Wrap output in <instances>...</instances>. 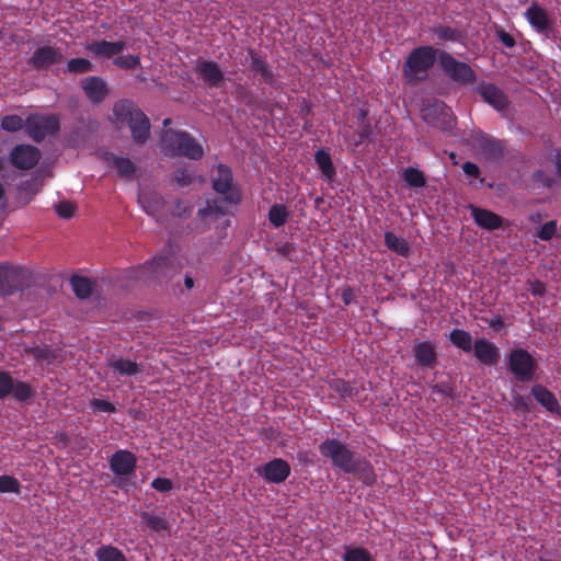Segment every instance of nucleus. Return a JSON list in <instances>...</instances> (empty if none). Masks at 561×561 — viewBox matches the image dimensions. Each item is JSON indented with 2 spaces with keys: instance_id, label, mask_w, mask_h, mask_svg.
<instances>
[{
  "instance_id": "51",
  "label": "nucleus",
  "mask_w": 561,
  "mask_h": 561,
  "mask_svg": "<svg viewBox=\"0 0 561 561\" xmlns=\"http://www.w3.org/2000/svg\"><path fill=\"white\" fill-rule=\"evenodd\" d=\"M513 408L515 411L529 412L531 400L528 397H524L519 393H515L513 397Z\"/></svg>"
},
{
  "instance_id": "21",
  "label": "nucleus",
  "mask_w": 561,
  "mask_h": 561,
  "mask_svg": "<svg viewBox=\"0 0 561 561\" xmlns=\"http://www.w3.org/2000/svg\"><path fill=\"white\" fill-rule=\"evenodd\" d=\"M469 209L476 225L484 230L493 231L503 226V218L489 209L474 205H470Z\"/></svg>"
},
{
  "instance_id": "45",
  "label": "nucleus",
  "mask_w": 561,
  "mask_h": 561,
  "mask_svg": "<svg viewBox=\"0 0 561 561\" xmlns=\"http://www.w3.org/2000/svg\"><path fill=\"white\" fill-rule=\"evenodd\" d=\"M113 62L122 69L134 70L140 65V59L135 55L117 56Z\"/></svg>"
},
{
  "instance_id": "1",
  "label": "nucleus",
  "mask_w": 561,
  "mask_h": 561,
  "mask_svg": "<svg viewBox=\"0 0 561 561\" xmlns=\"http://www.w3.org/2000/svg\"><path fill=\"white\" fill-rule=\"evenodd\" d=\"M320 455L329 459L333 468L341 470L346 474H353L365 485L371 486L377 481L371 463L363 457L356 456L347 445L337 438H325L318 446Z\"/></svg>"
},
{
  "instance_id": "14",
  "label": "nucleus",
  "mask_w": 561,
  "mask_h": 561,
  "mask_svg": "<svg viewBox=\"0 0 561 561\" xmlns=\"http://www.w3.org/2000/svg\"><path fill=\"white\" fill-rule=\"evenodd\" d=\"M175 260L171 255H159L148 261L141 267L142 274H149L148 278L169 277L175 271Z\"/></svg>"
},
{
  "instance_id": "63",
  "label": "nucleus",
  "mask_w": 561,
  "mask_h": 561,
  "mask_svg": "<svg viewBox=\"0 0 561 561\" xmlns=\"http://www.w3.org/2000/svg\"><path fill=\"white\" fill-rule=\"evenodd\" d=\"M367 116H368V111L365 110V108H359L357 111V115H356V119H357L358 125L359 124L369 123Z\"/></svg>"
},
{
  "instance_id": "9",
  "label": "nucleus",
  "mask_w": 561,
  "mask_h": 561,
  "mask_svg": "<svg viewBox=\"0 0 561 561\" xmlns=\"http://www.w3.org/2000/svg\"><path fill=\"white\" fill-rule=\"evenodd\" d=\"M421 116L426 124L444 131L450 130L454 126L451 110L443 102L424 106Z\"/></svg>"
},
{
  "instance_id": "47",
  "label": "nucleus",
  "mask_w": 561,
  "mask_h": 561,
  "mask_svg": "<svg viewBox=\"0 0 561 561\" xmlns=\"http://www.w3.org/2000/svg\"><path fill=\"white\" fill-rule=\"evenodd\" d=\"M139 202L144 210L150 216H154L156 210L162 206V198L156 195L152 197L140 196Z\"/></svg>"
},
{
  "instance_id": "6",
  "label": "nucleus",
  "mask_w": 561,
  "mask_h": 561,
  "mask_svg": "<svg viewBox=\"0 0 561 561\" xmlns=\"http://www.w3.org/2000/svg\"><path fill=\"white\" fill-rule=\"evenodd\" d=\"M438 61L443 71L455 82L468 84L477 79L476 72L468 64L457 60L447 51H439Z\"/></svg>"
},
{
  "instance_id": "36",
  "label": "nucleus",
  "mask_w": 561,
  "mask_h": 561,
  "mask_svg": "<svg viewBox=\"0 0 561 561\" xmlns=\"http://www.w3.org/2000/svg\"><path fill=\"white\" fill-rule=\"evenodd\" d=\"M449 339L456 347L465 353L472 352L474 342L469 332L460 329H454L449 334Z\"/></svg>"
},
{
  "instance_id": "61",
  "label": "nucleus",
  "mask_w": 561,
  "mask_h": 561,
  "mask_svg": "<svg viewBox=\"0 0 561 561\" xmlns=\"http://www.w3.org/2000/svg\"><path fill=\"white\" fill-rule=\"evenodd\" d=\"M499 39H500V42H501L504 46H506V47H508V48L514 47V46H515V44H516V42H515L514 37H513L511 34H508L507 32H505V31H500V32H499Z\"/></svg>"
},
{
  "instance_id": "4",
  "label": "nucleus",
  "mask_w": 561,
  "mask_h": 561,
  "mask_svg": "<svg viewBox=\"0 0 561 561\" xmlns=\"http://www.w3.org/2000/svg\"><path fill=\"white\" fill-rule=\"evenodd\" d=\"M438 50L433 46H419L410 51L402 66V72L408 83H416L426 79L434 66Z\"/></svg>"
},
{
  "instance_id": "5",
  "label": "nucleus",
  "mask_w": 561,
  "mask_h": 561,
  "mask_svg": "<svg viewBox=\"0 0 561 561\" xmlns=\"http://www.w3.org/2000/svg\"><path fill=\"white\" fill-rule=\"evenodd\" d=\"M165 153L172 157H186L199 160L204 156L203 146L187 131L168 129L161 136Z\"/></svg>"
},
{
  "instance_id": "49",
  "label": "nucleus",
  "mask_w": 561,
  "mask_h": 561,
  "mask_svg": "<svg viewBox=\"0 0 561 561\" xmlns=\"http://www.w3.org/2000/svg\"><path fill=\"white\" fill-rule=\"evenodd\" d=\"M533 181H534V183L539 184L542 187H547V188H551L556 184L554 178L549 175L543 170H537L536 172H534Z\"/></svg>"
},
{
  "instance_id": "11",
  "label": "nucleus",
  "mask_w": 561,
  "mask_h": 561,
  "mask_svg": "<svg viewBox=\"0 0 561 561\" xmlns=\"http://www.w3.org/2000/svg\"><path fill=\"white\" fill-rule=\"evenodd\" d=\"M41 151L32 145H16L10 152V163L20 170H30L34 168L39 159Z\"/></svg>"
},
{
  "instance_id": "39",
  "label": "nucleus",
  "mask_w": 561,
  "mask_h": 561,
  "mask_svg": "<svg viewBox=\"0 0 561 561\" xmlns=\"http://www.w3.org/2000/svg\"><path fill=\"white\" fill-rule=\"evenodd\" d=\"M95 557L98 561H126L125 554L113 546H101L96 550Z\"/></svg>"
},
{
  "instance_id": "20",
  "label": "nucleus",
  "mask_w": 561,
  "mask_h": 561,
  "mask_svg": "<svg viewBox=\"0 0 561 561\" xmlns=\"http://www.w3.org/2000/svg\"><path fill=\"white\" fill-rule=\"evenodd\" d=\"M476 142L483 154L489 161H497L504 156V147L499 139L491 137L484 133H478Z\"/></svg>"
},
{
  "instance_id": "44",
  "label": "nucleus",
  "mask_w": 561,
  "mask_h": 561,
  "mask_svg": "<svg viewBox=\"0 0 561 561\" xmlns=\"http://www.w3.org/2000/svg\"><path fill=\"white\" fill-rule=\"evenodd\" d=\"M21 483L20 481L12 476H1L0 477V493H20Z\"/></svg>"
},
{
  "instance_id": "41",
  "label": "nucleus",
  "mask_w": 561,
  "mask_h": 561,
  "mask_svg": "<svg viewBox=\"0 0 561 561\" xmlns=\"http://www.w3.org/2000/svg\"><path fill=\"white\" fill-rule=\"evenodd\" d=\"M343 561H376L371 553L363 547H346Z\"/></svg>"
},
{
  "instance_id": "54",
  "label": "nucleus",
  "mask_w": 561,
  "mask_h": 561,
  "mask_svg": "<svg viewBox=\"0 0 561 561\" xmlns=\"http://www.w3.org/2000/svg\"><path fill=\"white\" fill-rule=\"evenodd\" d=\"M174 180L179 186H188L192 183V175L186 168H179L175 171Z\"/></svg>"
},
{
  "instance_id": "60",
  "label": "nucleus",
  "mask_w": 561,
  "mask_h": 561,
  "mask_svg": "<svg viewBox=\"0 0 561 561\" xmlns=\"http://www.w3.org/2000/svg\"><path fill=\"white\" fill-rule=\"evenodd\" d=\"M462 171L468 176L478 178L480 175L479 167L470 161H467L462 164Z\"/></svg>"
},
{
  "instance_id": "8",
  "label": "nucleus",
  "mask_w": 561,
  "mask_h": 561,
  "mask_svg": "<svg viewBox=\"0 0 561 561\" xmlns=\"http://www.w3.org/2000/svg\"><path fill=\"white\" fill-rule=\"evenodd\" d=\"M508 367L518 380L530 381L538 368V364L528 351L515 348L508 355Z\"/></svg>"
},
{
  "instance_id": "12",
  "label": "nucleus",
  "mask_w": 561,
  "mask_h": 561,
  "mask_svg": "<svg viewBox=\"0 0 561 561\" xmlns=\"http://www.w3.org/2000/svg\"><path fill=\"white\" fill-rule=\"evenodd\" d=\"M195 70L208 88L224 87L225 73L216 61L199 59Z\"/></svg>"
},
{
  "instance_id": "10",
  "label": "nucleus",
  "mask_w": 561,
  "mask_h": 561,
  "mask_svg": "<svg viewBox=\"0 0 561 561\" xmlns=\"http://www.w3.org/2000/svg\"><path fill=\"white\" fill-rule=\"evenodd\" d=\"M25 271L10 265H0V295L9 296L22 289Z\"/></svg>"
},
{
  "instance_id": "42",
  "label": "nucleus",
  "mask_w": 561,
  "mask_h": 561,
  "mask_svg": "<svg viewBox=\"0 0 561 561\" xmlns=\"http://www.w3.org/2000/svg\"><path fill=\"white\" fill-rule=\"evenodd\" d=\"M402 176L407 184L411 187H423L426 184L424 173L412 167L404 169Z\"/></svg>"
},
{
  "instance_id": "32",
  "label": "nucleus",
  "mask_w": 561,
  "mask_h": 561,
  "mask_svg": "<svg viewBox=\"0 0 561 561\" xmlns=\"http://www.w3.org/2000/svg\"><path fill=\"white\" fill-rule=\"evenodd\" d=\"M431 32L433 36L436 38L437 43H459L463 38L462 32L460 30L448 25L433 26Z\"/></svg>"
},
{
  "instance_id": "22",
  "label": "nucleus",
  "mask_w": 561,
  "mask_h": 561,
  "mask_svg": "<svg viewBox=\"0 0 561 561\" xmlns=\"http://www.w3.org/2000/svg\"><path fill=\"white\" fill-rule=\"evenodd\" d=\"M477 90L481 98L494 108L501 111L507 107V96L496 85L488 82H482L478 85Z\"/></svg>"
},
{
  "instance_id": "56",
  "label": "nucleus",
  "mask_w": 561,
  "mask_h": 561,
  "mask_svg": "<svg viewBox=\"0 0 561 561\" xmlns=\"http://www.w3.org/2000/svg\"><path fill=\"white\" fill-rule=\"evenodd\" d=\"M151 486L159 492H169L173 489V482L169 478H156L151 482Z\"/></svg>"
},
{
  "instance_id": "48",
  "label": "nucleus",
  "mask_w": 561,
  "mask_h": 561,
  "mask_svg": "<svg viewBox=\"0 0 561 561\" xmlns=\"http://www.w3.org/2000/svg\"><path fill=\"white\" fill-rule=\"evenodd\" d=\"M14 386V379L8 371H0V399L11 394Z\"/></svg>"
},
{
  "instance_id": "33",
  "label": "nucleus",
  "mask_w": 561,
  "mask_h": 561,
  "mask_svg": "<svg viewBox=\"0 0 561 561\" xmlns=\"http://www.w3.org/2000/svg\"><path fill=\"white\" fill-rule=\"evenodd\" d=\"M314 161L327 181H332L335 178L336 171L331 156L327 150H317L314 153Z\"/></svg>"
},
{
  "instance_id": "34",
  "label": "nucleus",
  "mask_w": 561,
  "mask_h": 561,
  "mask_svg": "<svg viewBox=\"0 0 561 561\" xmlns=\"http://www.w3.org/2000/svg\"><path fill=\"white\" fill-rule=\"evenodd\" d=\"M107 365L121 376H135L140 373V365L130 359L112 357Z\"/></svg>"
},
{
  "instance_id": "17",
  "label": "nucleus",
  "mask_w": 561,
  "mask_h": 561,
  "mask_svg": "<svg viewBox=\"0 0 561 561\" xmlns=\"http://www.w3.org/2000/svg\"><path fill=\"white\" fill-rule=\"evenodd\" d=\"M64 59V54L60 48L53 46H42L35 49L30 64L37 70L47 69L53 65L60 62Z\"/></svg>"
},
{
  "instance_id": "31",
  "label": "nucleus",
  "mask_w": 561,
  "mask_h": 561,
  "mask_svg": "<svg viewBox=\"0 0 561 561\" xmlns=\"http://www.w3.org/2000/svg\"><path fill=\"white\" fill-rule=\"evenodd\" d=\"M385 244L391 252L400 256L409 257L411 254V247L409 242L404 238L398 237L392 231H387L385 233Z\"/></svg>"
},
{
  "instance_id": "18",
  "label": "nucleus",
  "mask_w": 561,
  "mask_h": 561,
  "mask_svg": "<svg viewBox=\"0 0 561 561\" xmlns=\"http://www.w3.org/2000/svg\"><path fill=\"white\" fill-rule=\"evenodd\" d=\"M23 353L32 356L37 363L50 365L54 363H62L65 356L62 351L58 347H51L49 345H34L26 346L23 350Z\"/></svg>"
},
{
  "instance_id": "7",
  "label": "nucleus",
  "mask_w": 561,
  "mask_h": 561,
  "mask_svg": "<svg viewBox=\"0 0 561 561\" xmlns=\"http://www.w3.org/2000/svg\"><path fill=\"white\" fill-rule=\"evenodd\" d=\"M25 129L34 141L41 142L46 136L58 133L60 124L54 115L32 114L25 121Z\"/></svg>"
},
{
  "instance_id": "35",
  "label": "nucleus",
  "mask_w": 561,
  "mask_h": 561,
  "mask_svg": "<svg viewBox=\"0 0 561 561\" xmlns=\"http://www.w3.org/2000/svg\"><path fill=\"white\" fill-rule=\"evenodd\" d=\"M139 516L145 526L154 533L168 531L170 529V524L163 516H157L146 511L140 512Z\"/></svg>"
},
{
  "instance_id": "3",
  "label": "nucleus",
  "mask_w": 561,
  "mask_h": 561,
  "mask_svg": "<svg viewBox=\"0 0 561 561\" xmlns=\"http://www.w3.org/2000/svg\"><path fill=\"white\" fill-rule=\"evenodd\" d=\"M114 123L117 127L127 125L133 140L142 145L150 135V122L147 115L130 100H119L113 106Z\"/></svg>"
},
{
  "instance_id": "29",
  "label": "nucleus",
  "mask_w": 561,
  "mask_h": 561,
  "mask_svg": "<svg viewBox=\"0 0 561 561\" xmlns=\"http://www.w3.org/2000/svg\"><path fill=\"white\" fill-rule=\"evenodd\" d=\"M414 356L421 367L432 368L437 363V355L430 342H422L414 347Z\"/></svg>"
},
{
  "instance_id": "52",
  "label": "nucleus",
  "mask_w": 561,
  "mask_h": 561,
  "mask_svg": "<svg viewBox=\"0 0 561 561\" xmlns=\"http://www.w3.org/2000/svg\"><path fill=\"white\" fill-rule=\"evenodd\" d=\"M526 286L533 296L542 297L546 293V285L539 279H528Z\"/></svg>"
},
{
  "instance_id": "40",
  "label": "nucleus",
  "mask_w": 561,
  "mask_h": 561,
  "mask_svg": "<svg viewBox=\"0 0 561 561\" xmlns=\"http://www.w3.org/2000/svg\"><path fill=\"white\" fill-rule=\"evenodd\" d=\"M11 394L15 400L26 402L35 396V390L30 383L14 379V386Z\"/></svg>"
},
{
  "instance_id": "23",
  "label": "nucleus",
  "mask_w": 561,
  "mask_h": 561,
  "mask_svg": "<svg viewBox=\"0 0 561 561\" xmlns=\"http://www.w3.org/2000/svg\"><path fill=\"white\" fill-rule=\"evenodd\" d=\"M472 351L477 359L486 366H494L500 359L499 348L485 339L476 340Z\"/></svg>"
},
{
  "instance_id": "64",
  "label": "nucleus",
  "mask_w": 561,
  "mask_h": 561,
  "mask_svg": "<svg viewBox=\"0 0 561 561\" xmlns=\"http://www.w3.org/2000/svg\"><path fill=\"white\" fill-rule=\"evenodd\" d=\"M489 324L494 330H500L501 328L504 327V321H503V318H491V320L489 321Z\"/></svg>"
},
{
  "instance_id": "53",
  "label": "nucleus",
  "mask_w": 561,
  "mask_h": 561,
  "mask_svg": "<svg viewBox=\"0 0 561 561\" xmlns=\"http://www.w3.org/2000/svg\"><path fill=\"white\" fill-rule=\"evenodd\" d=\"M93 411L107 412L113 413L116 411V408L110 401L103 399H93L90 403Z\"/></svg>"
},
{
  "instance_id": "30",
  "label": "nucleus",
  "mask_w": 561,
  "mask_h": 561,
  "mask_svg": "<svg viewBox=\"0 0 561 561\" xmlns=\"http://www.w3.org/2000/svg\"><path fill=\"white\" fill-rule=\"evenodd\" d=\"M69 283L72 291L79 299L89 298L95 289V283L87 276L72 275Z\"/></svg>"
},
{
  "instance_id": "26",
  "label": "nucleus",
  "mask_w": 561,
  "mask_h": 561,
  "mask_svg": "<svg viewBox=\"0 0 561 561\" xmlns=\"http://www.w3.org/2000/svg\"><path fill=\"white\" fill-rule=\"evenodd\" d=\"M531 394L538 403L552 414L561 415V407L553 392L542 385H535L531 388Z\"/></svg>"
},
{
  "instance_id": "37",
  "label": "nucleus",
  "mask_w": 561,
  "mask_h": 561,
  "mask_svg": "<svg viewBox=\"0 0 561 561\" xmlns=\"http://www.w3.org/2000/svg\"><path fill=\"white\" fill-rule=\"evenodd\" d=\"M289 217V211L284 204H274L268 210V220L274 228L284 226Z\"/></svg>"
},
{
  "instance_id": "25",
  "label": "nucleus",
  "mask_w": 561,
  "mask_h": 561,
  "mask_svg": "<svg viewBox=\"0 0 561 561\" xmlns=\"http://www.w3.org/2000/svg\"><path fill=\"white\" fill-rule=\"evenodd\" d=\"M248 56L250 58V69L262 78L266 84L273 85L275 83V75L268 62L253 48H248Z\"/></svg>"
},
{
  "instance_id": "50",
  "label": "nucleus",
  "mask_w": 561,
  "mask_h": 561,
  "mask_svg": "<svg viewBox=\"0 0 561 561\" xmlns=\"http://www.w3.org/2000/svg\"><path fill=\"white\" fill-rule=\"evenodd\" d=\"M373 135V127L370 123L359 124L358 128L356 130V137L355 146H359L364 144L366 140L370 138Z\"/></svg>"
},
{
  "instance_id": "57",
  "label": "nucleus",
  "mask_w": 561,
  "mask_h": 561,
  "mask_svg": "<svg viewBox=\"0 0 561 561\" xmlns=\"http://www.w3.org/2000/svg\"><path fill=\"white\" fill-rule=\"evenodd\" d=\"M56 211L59 215V217L68 219L73 215L75 206L70 202H60L56 206Z\"/></svg>"
},
{
  "instance_id": "16",
  "label": "nucleus",
  "mask_w": 561,
  "mask_h": 561,
  "mask_svg": "<svg viewBox=\"0 0 561 561\" xmlns=\"http://www.w3.org/2000/svg\"><path fill=\"white\" fill-rule=\"evenodd\" d=\"M101 159L108 168L116 170L119 178L127 181L134 180L137 168L129 158L117 156L111 151H103Z\"/></svg>"
},
{
  "instance_id": "43",
  "label": "nucleus",
  "mask_w": 561,
  "mask_h": 561,
  "mask_svg": "<svg viewBox=\"0 0 561 561\" xmlns=\"http://www.w3.org/2000/svg\"><path fill=\"white\" fill-rule=\"evenodd\" d=\"M25 126L24 121L19 115H5L1 119V127L5 131L15 133Z\"/></svg>"
},
{
  "instance_id": "59",
  "label": "nucleus",
  "mask_w": 561,
  "mask_h": 561,
  "mask_svg": "<svg viewBox=\"0 0 561 561\" xmlns=\"http://www.w3.org/2000/svg\"><path fill=\"white\" fill-rule=\"evenodd\" d=\"M236 98L247 105L251 104V92L242 84H238L234 91Z\"/></svg>"
},
{
  "instance_id": "55",
  "label": "nucleus",
  "mask_w": 561,
  "mask_h": 561,
  "mask_svg": "<svg viewBox=\"0 0 561 561\" xmlns=\"http://www.w3.org/2000/svg\"><path fill=\"white\" fill-rule=\"evenodd\" d=\"M432 391L447 398H454V387L450 382L440 381L432 387Z\"/></svg>"
},
{
  "instance_id": "58",
  "label": "nucleus",
  "mask_w": 561,
  "mask_h": 561,
  "mask_svg": "<svg viewBox=\"0 0 561 561\" xmlns=\"http://www.w3.org/2000/svg\"><path fill=\"white\" fill-rule=\"evenodd\" d=\"M341 299L344 305L350 306L356 300V290L352 286H344L341 290Z\"/></svg>"
},
{
  "instance_id": "27",
  "label": "nucleus",
  "mask_w": 561,
  "mask_h": 561,
  "mask_svg": "<svg viewBox=\"0 0 561 561\" xmlns=\"http://www.w3.org/2000/svg\"><path fill=\"white\" fill-rule=\"evenodd\" d=\"M525 16L529 24L539 33L546 34L551 27V21L547 11L538 4L530 5L526 10Z\"/></svg>"
},
{
  "instance_id": "15",
  "label": "nucleus",
  "mask_w": 561,
  "mask_h": 561,
  "mask_svg": "<svg viewBox=\"0 0 561 561\" xmlns=\"http://www.w3.org/2000/svg\"><path fill=\"white\" fill-rule=\"evenodd\" d=\"M110 468L115 476H129L137 468V457L129 450H116L110 458Z\"/></svg>"
},
{
  "instance_id": "38",
  "label": "nucleus",
  "mask_w": 561,
  "mask_h": 561,
  "mask_svg": "<svg viewBox=\"0 0 561 561\" xmlns=\"http://www.w3.org/2000/svg\"><path fill=\"white\" fill-rule=\"evenodd\" d=\"M92 70L93 64L89 59L82 57L69 59L65 68V72L73 75L87 73Z\"/></svg>"
},
{
  "instance_id": "46",
  "label": "nucleus",
  "mask_w": 561,
  "mask_h": 561,
  "mask_svg": "<svg viewBox=\"0 0 561 561\" xmlns=\"http://www.w3.org/2000/svg\"><path fill=\"white\" fill-rule=\"evenodd\" d=\"M558 231V225L556 220H550L545 222L540 229L537 231L536 236L538 239L542 241L551 240Z\"/></svg>"
},
{
  "instance_id": "24",
  "label": "nucleus",
  "mask_w": 561,
  "mask_h": 561,
  "mask_svg": "<svg viewBox=\"0 0 561 561\" xmlns=\"http://www.w3.org/2000/svg\"><path fill=\"white\" fill-rule=\"evenodd\" d=\"M126 48L124 41L107 42V41H95L88 44L87 49L94 57L99 58H112L121 54Z\"/></svg>"
},
{
  "instance_id": "62",
  "label": "nucleus",
  "mask_w": 561,
  "mask_h": 561,
  "mask_svg": "<svg viewBox=\"0 0 561 561\" xmlns=\"http://www.w3.org/2000/svg\"><path fill=\"white\" fill-rule=\"evenodd\" d=\"M196 277L192 272H187L184 275L183 284L186 290H191L195 287Z\"/></svg>"
},
{
  "instance_id": "13",
  "label": "nucleus",
  "mask_w": 561,
  "mask_h": 561,
  "mask_svg": "<svg viewBox=\"0 0 561 561\" xmlns=\"http://www.w3.org/2000/svg\"><path fill=\"white\" fill-rule=\"evenodd\" d=\"M256 472L267 482L282 483L289 477L290 466L286 460L275 458L266 462L264 466L259 467Z\"/></svg>"
},
{
  "instance_id": "28",
  "label": "nucleus",
  "mask_w": 561,
  "mask_h": 561,
  "mask_svg": "<svg viewBox=\"0 0 561 561\" xmlns=\"http://www.w3.org/2000/svg\"><path fill=\"white\" fill-rule=\"evenodd\" d=\"M329 387L343 401L352 400L359 392L356 381L351 382L341 378H335L329 381Z\"/></svg>"
},
{
  "instance_id": "19",
  "label": "nucleus",
  "mask_w": 561,
  "mask_h": 561,
  "mask_svg": "<svg viewBox=\"0 0 561 561\" xmlns=\"http://www.w3.org/2000/svg\"><path fill=\"white\" fill-rule=\"evenodd\" d=\"M81 88L88 100L93 104L102 103L108 94L107 83L98 76H90L83 79Z\"/></svg>"
},
{
  "instance_id": "2",
  "label": "nucleus",
  "mask_w": 561,
  "mask_h": 561,
  "mask_svg": "<svg viewBox=\"0 0 561 561\" xmlns=\"http://www.w3.org/2000/svg\"><path fill=\"white\" fill-rule=\"evenodd\" d=\"M211 186L218 197L208 199L206 207L198 210L202 218L208 215H228L231 209L240 204L241 193L238 186L233 184L232 171L228 165L222 163L217 165Z\"/></svg>"
}]
</instances>
